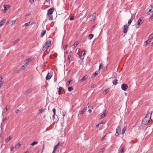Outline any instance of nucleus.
Wrapping results in <instances>:
<instances>
[{"mask_svg":"<svg viewBox=\"0 0 153 153\" xmlns=\"http://www.w3.org/2000/svg\"><path fill=\"white\" fill-rule=\"evenodd\" d=\"M31 60H32V59L31 58H29L27 59H26V62L27 63L28 62H30Z\"/></svg>","mask_w":153,"mask_h":153,"instance_id":"obj_35","label":"nucleus"},{"mask_svg":"<svg viewBox=\"0 0 153 153\" xmlns=\"http://www.w3.org/2000/svg\"><path fill=\"white\" fill-rule=\"evenodd\" d=\"M19 41V39H17L16 40H15L13 42V45H14L15 44L17 43V42H18Z\"/></svg>","mask_w":153,"mask_h":153,"instance_id":"obj_38","label":"nucleus"},{"mask_svg":"<svg viewBox=\"0 0 153 153\" xmlns=\"http://www.w3.org/2000/svg\"><path fill=\"white\" fill-rule=\"evenodd\" d=\"M21 67L22 70H24L26 68L25 66H24V65H22Z\"/></svg>","mask_w":153,"mask_h":153,"instance_id":"obj_48","label":"nucleus"},{"mask_svg":"<svg viewBox=\"0 0 153 153\" xmlns=\"http://www.w3.org/2000/svg\"><path fill=\"white\" fill-rule=\"evenodd\" d=\"M134 16L133 15H132L131 16L130 20H129L128 22V25H130L131 24L132 21L133 20V19H134Z\"/></svg>","mask_w":153,"mask_h":153,"instance_id":"obj_12","label":"nucleus"},{"mask_svg":"<svg viewBox=\"0 0 153 153\" xmlns=\"http://www.w3.org/2000/svg\"><path fill=\"white\" fill-rule=\"evenodd\" d=\"M21 145V144L19 143H18L17 144H16L15 146V147L16 148H19Z\"/></svg>","mask_w":153,"mask_h":153,"instance_id":"obj_33","label":"nucleus"},{"mask_svg":"<svg viewBox=\"0 0 153 153\" xmlns=\"http://www.w3.org/2000/svg\"><path fill=\"white\" fill-rule=\"evenodd\" d=\"M38 143V142L36 141H34L31 144L32 146H34L35 144H37Z\"/></svg>","mask_w":153,"mask_h":153,"instance_id":"obj_39","label":"nucleus"},{"mask_svg":"<svg viewBox=\"0 0 153 153\" xmlns=\"http://www.w3.org/2000/svg\"><path fill=\"white\" fill-rule=\"evenodd\" d=\"M109 91L108 89H106L104 91V92H105V94H106Z\"/></svg>","mask_w":153,"mask_h":153,"instance_id":"obj_49","label":"nucleus"},{"mask_svg":"<svg viewBox=\"0 0 153 153\" xmlns=\"http://www.w3.org/2000/svg\"><path fill=\"white\" fill-rule=\"evenodd\" d=\"M13 149V146H11L10 148V150L11 151H12Z\"/></svg>","mask_w":153,"mask_h":153,"instance_id":"obj_59","label":"nucleus"},{"mask_svg":"<svg viewBox=\"0 0 153 153\" xmlns=\"http://www.w3.org/2000/svg\"><path fill=\"white\" fill-rule=\"evenodd\" d=\"M72 80V79H71V78L70 79L66 82V85L67 86L69 85Z\"/></svg>","mask_w":153,"mask_h":153,"instance_id":"obj_26","label":"nucleus"},{"mask_svg":"<svg viewBox=\"0 0 153 153\" xmlns=\"http://www.w3.org/2000/svg\"><path fill=\"white\" fill-rule=\"evenodd\" d=\"M54 8H51L49 9L47 12V15L48 16H50V15L54 11Z\"/></svg>","mask_w":153,"mask_h":153,"instance_id":"obj_6","label":"nucleus"},{"mask_svg":"<svg viewBox=\"0 0 153 153\" xmlns=\"http://www.w3.org/2000/svg\"><path fill=\"white\" fill-rule=\"evenodd\" d=\"M71 56L69 55H68V60H70V59L71 58Z\"/></svg>","mask_w":153,"mask_h":153,"instance_id":"obj_54","label":"nucleus"},{"mask_svg":"<svg viewBox=\"0 0 153 153\" xmlns=\"http://www.w3.org/2000/svg\"><path fill=\"white\" fill-rule=\"evenodd\" d=\"M147 10H148V12L147 13V15H150L151 13L153 12V6L151 5L148 7Z\"/></svg>","mask_w":153,"mask_h":153,"instance_id":"obj_3","label":"nucleus"},{"mask_svg":"<svg viewBox=\"0 0 153 153\" xmlns=\"http://www.w3.org/2000/svg\"><path fill=\"white\" fill-rule=\"evenodd\" d=\"M149 39L150 40L153 38V34L152 33L150 35L149 37Z\"/></svg>","mask_w":153,"mask_h":153,"instance_id":"obj_29","label":"nucleus"},{"mask_svg":"<svg viewBox=\"0 0 153 153\" xmlns=\"http://www.w3.org/2000/svg\"><path fill=\"white\" fill-rule=\"evenodd\" d=\"M67 47V45H65V48H64V49L65 50L66 49Z\"/></svg>","mask_w":153,"mask_h":153,"instance_id":"obj_60","label":"nucleus"},{"mask_svg":"<svg viewBox=\"0 0 153 153\" xmlns=\"http://www.w3.org/2000/svg\"><path fill=\"white\" fill-rule=\"evenodd\" d=\"M105 136L104 137H103L102 138V139H101V140H104V139H105Z\"/></svg>","mask_w":153,"mask_h":153,"instance_id":"obj_61","label":"nucleus"},{"mask_svg":"<svg viewBox=\"0 0 153 153\" xmlns=\"http://www.w3.org/2000/svg\"><path fill=\"white\" fill-rule=\"evenodd\" d=\"M152 113V111L149 112V114H150L149 118H147L146 117H144L142 121V124L143 125H145L149 122L151 117Z\"/></svg>","mask_w":153,"mask_h":153,"instance_id":"obj_1","label":"nucleus"},{"mask_svg":"<svg viewBox=\"0 0 153 153\" xmlns=\"http://www.w3.org/2000/svg\"><path fill=\"white\" fill-rule=\"evenodd\" d=\"M117 79H115L112 82L114 85H116L117 84Z\"/></svg>","mask_w":153,"mask_h":153,"instance_id":"obj_27","label":"nucleus"},{"mask_svg":"<svg viewBox=\"0 0 153 153\" xmlns=\"http://www.w3.org/2000/svg\"><path fill=\"white\" fill-rule=\"evenodd\" d=\"M10 21H7V23H6V24H8L9 23H10Z\"/></svg>","mask_w":153,"mask_h":153,"instance_id":"obj_63","label":"nucleus"},{"mask_svg":"<svg viewBox=\"0 0 153 153\" xmlns=\"http://www.w3.org/2000/svg\"><path fill=\"white\" fill-rule=\"evenodd\" d=\"M52 75L50 74V73H48L46 76V79L47 80H49V79H50L52 77Z\"/></svg>","mask_w":153,"mask_h":153,"instance_id":"obj_10","label":"nucleus"},{"mask_svg":"<svg viewBox=\"0 0 153 153\" xmlns=\"http://www.w3.org/2000/svg\"><path fill=\"white\" fill-rule=\"evenodd\" d=\"M3 7L4 9V10H8L10 7L9 5H4L3 6Z\"/></svg>","mask_w":153,"mask_h":153,"instance_id":"obj_11","label":"nucleus"},{"mask_svg":"<svg viewBox=\"0 0 153 153\" xmlns=\"http://www.w3.org/2000/svg\"><path fill=\"white\" fill-rule=\"evenodd\" d=\"M147 118H149L150 117V114H149V112L148 113L145 117H146Z\"/></svg>","mask_w":153,"mask_h":153,"instance_id":"obj_46","label":"nucleus"},{"mask_svg":"<svg viewBox=\"0 0 153 153\" xmlns=\"http://www.w3.org/2000/svg\"><path fill=\"white\" fill-rule=\"evenodd\" d=\"M121 131V129L119 126H118L116 129V133L117 134V135L116 134H115V135L117 136L119 134V133H120Z\"/></svg>","mask_w":153,"mask_h":153,"instance_id":"obj_8","label":"nucleus"},{"mask_svg":"<svg viewBox=\"0 0 153 153\" xmlns=\"http://www.w3.org/2000/svg\"><path fill=\"white\" fill-rule=\"evenodd\" d=\"M125 149L124 146H123L121 148L119 152L118 153H124V149Z\"/></svg>","mask_w":153,"mask_h":153,"instance_id":"obj_14","label":"nucleus"},{"mask_svg":"<svg viewBox=\"0 0 153 153\" xmlns=\"http://www.w3.org/2000/svg\"><path fill=\"white\" fill-rule=\"evenodd\" d=\"M153 19V14L150 16V19H149V21H151Z\"/></svg>","mask_w":153,"mask_h":153,"instance_id":"obj_45","label":"nucleus"},{"mask_svg":"<svg viewBox=\"0 0 153 153\" xmlns=\"http://www.w3.org/2000/svg\"><path fill=\"white\" fill-rule=\"evenodd\" d=\"M103 67V65L102 63H101L99 66V69L100 70V69L102 68Z\"/></svg>","mask_w":153,"mask_h":153,"instance_id":"obj_41","label":"nucleus"},{"mask_svg":"<svg viewBox=\"0 0 153 153\" xmlns=\"http://www.w3.org/2000/svg\"><path fill=\"white\" fill-rule=\"evenodd\" d=\"M3 83V82L1 81V80L0 81V88L1 87V85Z\"/></svg>","mask_w":153,"mask_h":153,"instance_id":"obj_52","label":"nucleus"},{"mask_svg":"<svg viewBox=\"0 0 153 153\" xmlns=\"http://www.w3.org/2000/svg\"><path fill=\"white\" fill-rule=\"evenodd\" d=\"M11 139V138L10 136H9V137H7L6 139L5 140V142L6 143H7L8 142V141L10 140Z\"/></svg>","mask_w":153,"mask_h":153,"instance_id":"obj_20","label":"nucleus"},{"mask_svg":"<svg viewBox=\"0 0 153 153\" xmlns=\"http://www.w3.org/2000/svg\"><path fill=\"white\" fill-rule=\"evenodd\" d=\"M5 22V19L2 20L1 22H0V27L3 25Z\"/></svg>","mask_w":153,"mask_h":153,"instance_id":"obj_21","label":"nucleus"},{"mask_svg":"<svg viewBox=\"0 0 153 153\" xmlns=\"http://www.w3.org/2000/svg\"><path fill=\"white\" fill-rule=\"evenodd\" d=\"M88 111L90 113H91V109H89L88 110Z\"/></svg>","mask_w":153,"mask_h":153,"instance_id":"obj_64","label":"nucleus"},{"mask_svg":"<svg viewBox=\"0 0 153 153\" xmlns=\"http://www.w3.org/2000/svg\"><path fill=\"white\" fill-rule=\"evenodd\" d=\"M87 109V107H85L83 108L82 110L80 112V114H83L85 112V111H86Z\"/></svg>","mask_w":153,"mask_h":153,"instance_id":"obj_16","label":"nucleus"},{"mask_svg":"<svg viewBox=\"0 0 153 153\" xmlns=\"http://www.w3.org/2000/svg\"><path fill=\"white\" fill-rule=\"evenodd\" d=\"M126 127H124L123 128L122 134H123L125 133V131L126 130Z\"/></svg>","mask_w":153,"mask_h":153,"instance_id":"obj_36","label":"nucleus"},{"mask_svg":"<svg viewBox=\"0 0 153 153\" xmlns=\"http://www.w3.org/2000/svg\"><path fill=\"white\" fill-rule=\"evenodd\" d=\"M45 109H43L42 108H41L39 110V113H42L44 111Z\"/></svg>","mask_w":153,"mask_h":153,"instance_id":"obj_42","label":"nucleus"},{"mask_svg":"<svg viewBox=\"0 0 153 153\" xmlns=\"http://www.w3.org/2000/svg\"><path fill=\"white\" fill-rule=\"evenodd\" d=\"M73 88L72 87H69L68 88V90L69 91H72L73 90Z\"/></svg>","mask_w":153,"mask_h":153,"instance_id":"obj_30","label":"nucleus"},{"mask_svg":"<svg viewBox=\"0 0 153 153\" xmlns=\"http://www.w3.org/2000/svg\"><path fill=\"white\" fill-rule=\"evenodd\" d=\"M78 44H79V42L78 41H77L76 42H75L73 45L74 46V48L76 46H77V45H78Z\"/></svg>","mask_w":153,"mask_h":153,"instance_id":"obj_32","label":"nucleus"},{"mask_svg":"<svg viewBox=\"0 0 153 153\" xmlns=\"http://www.w3.org/2000/svg\"><path fill=\"white\" fill-rule=\"evenodd\" d=\"M30 25H31L30 22H27V23H25V26H28Z\"/></svg>","mask_w":153,"mask_h":153,"instance_id":"obj_31","label":"nucleus"},{"mask_svg":"<svg viewBox=\"0 0 153 153\" xmlns=\"http://www.w3.org/2000/svg\"><path fill=\"white\" fill-rule=\"evenodd\" d=\"M62 115H63V117L65 116V114H66V112L65 111H62Z\"/></svg>","mask_w":153,"mask_h":153,"instance_id":"obj_40","label":"nucleus"},{"mask_svg":"<svg viewBox=\"0 0 153 153\" xmlns=\"http://www.w3.org/2000/svg\"><path fill=\"white\" fill-rule=\"evenodd\" d=\"M96 18V13H93L89 16V19L91 21H94Z\"/></svg>","mask_w":153,"mask_h":153,"instance_id":"obj_4","label":"nucleus"},{"mask_svg":"<svg viewBox=\"0 0 153 153\" xmlns=\"http://www.w3.org/2000/svg\"><path fill=\"white\" fill-rule=\"evenodd\" d=\"M62 87H59V90L58 91V93L59 94H60L61 93V90L63 89Z\"/></svg>","mask_w":153,"mask_h":153,"instance_id":"obj_24","label":"nucleus"},{"mask_svg":"<svg viewBox=\"0 0 153 153\" xmlns=\"http://www.w3.org/2000/svg\"><path fill=\"white\" fill-rule=\"evenodd\" d=\"M121 87L123 90L125 91L128 88V87L126 84L123 83Z\"/></svg>","mask_w":153,"mask_h":153,"instance_id":"obj_5","label":"nucleus"},{"mask_svg":"<svg viewBox=\"0 0 153 153\" xmlns=\"http://www.w3.org/2000/svg\"><path fill=\"white\" fill-rule=\"evenodd\" d=\"M82 52L81 53H79L78 57L79 58H81V57L82 56Z\"/></svg>","mask_w":153,"mask_h":153,"instance_id":"obj_47","label":"nucleus"},{"mask_svg":"<svg viewBox=\"0 0 153 153\" xmlns=\"http://www.w3.org/2000/svg\"><path fill=\"white\" fill-rule=\"evenodd\" d=\"M19 111V110L18 109H16L15 111V112L16 113H18Z\"/></svg>","mask_w":153,"mask_h":153,"instance_id":"obj_57","label":"nucleus"},{"mask_svg":"<svg viewBox=\"0 0 153 153\" xmlns=\"http://www.w3.org/2000/svg\"><path fill=\"white\" fill-rule=\"evenodd\" d=\"M7 107L8 108V109L10 108V107L9 106H7L5 108H4V110L3 111V113H5L7 112L8 110Z\"/></svg>","mask_w":153,"mask_h":153,"instance_id":"obj_19","label":"nucleus"},{"mask_svg":"<svg viewBox=\"0 0 153 153\" xmlns=\"http://www.w3.org/2000/svg\"><path fill=\"white\" fill-rule=\"evenodd\" d=\"M31 14V13H30V12H29L28 13H27V14H26V16H29Z\"/></svg>","mask_w":153,"mask_h":153,"instance_id":"obj_51","label":"nucleus"},{"mask_svg":"<svg viewBox=\"0 0 153 153\" xmlns=\"http://www.w3.org/2000/svg\"><path fill=\"white\" fill-rule=\"evenodd\" d=\"M29 1L31 3H32L34 2V0H29Z\"/></svg>","mask_w":153,"mask_h":153,"instance_id":"obj_56","label":"nucleus"},{"mask_svg":"<svg viewBox=\"0 0 153 153\" xmlns=\"http://www.w3.org/2000/svg\"><path fill=\"white\" fill-rule=\"evenodd\" d=\"M106 115V114H105V113H104L103 114H102L101 115V118H102L104 117Z\"/></svg>","mask_w":153,"mask_h":153,"instance_id":"obj_37","label":"nucleus"},{"mask_svg":"<svg viewBox=\"0 0 153 153\" xmlns=\"http://www.w3.org/2000/svg\"><path fill=\"white\" fill-rule=\"evenodd\" d=\"M88 77V76L87 75H85L80 80V81L81 82H82V81L85 80L86 79H87Z\"/></svg>","mask_w":153,"mask_h":153,"instance_id":"obj_13","label":"nucleus"},{"mask_svg":"<svg viewBox=\"0 0 153 153\" xmlns=\"http://www.w3.org/2000/svg\"><path fill=\"white\" fill-rule=\"evenodd\" d=\"M142 23H143V22L142 21L141 19L140 18L137 21V23L138 25H140Z\"/></svg>","mask_w":153,"mask_h":153,"instance_id":"obj_18","label":"nucleus"},{"mask_svg":"<svg viewBox=\"0 0 153 153\" xmlns=\"http://www.w3.org/2000/svg\"><path fill=\"white\" fill-rule=\"evenodd\" d=\"M97 74L98 73L97 72V71L95 72L94 73L92 74L91 77L93 78L95 77V76L97 75Z\"/></svg>","mask_w":153,"mask_h":153,"instance_id":"obj_22","label":"nucleus"},{"mask_svg":"<svg viewBox=\"0 0 153 153\" xmlns=\"http://www.w3.org/2000/svg\"><path fill=\"white\" fill-rule=\"evenodd\" d=\"M94 36V35L93 34H90L88 35V38L89 39H91Z\"/></svg>","mask_w":153,"mask_h":153,"instance_id":"obj_25","label":"nucleus"},{"mask_svg":"<svg viewBox=\"0 0 153 153\" xmlns=\"http://www.w3.org/2000/svg\"><path fill=\"white\" fill-rule=\"evenodd\" d=\"M46 33V31L45 30H42L41 33V37H42Z\"/></svg>","mask_w":153,"mask_h":153,"instance_id":"obj_15","label":"nucleus"},{"mask_svg":"<svg viewBox=\"0 0 153 153\" xmlns=\"http://www.w3.org/2000/svg\"><path fill=\"white\" fill-rule=\"evenodd\" d=\"M128 25H124L123 26V33H126L127 32V30H128Z\"/></svg>","mask_w":153,"mask_h":153,"instance_id":"obj_7","label":"nucleus"},{"mask_svg":"<svg viewBox=\"0 0 153 153\" xmlns=\"http://www.w3.org/2000/svg\"><path fill=\"white\" fill-rule=\"evenodd\" d=\"M74 19V17H72L70 18V20H72Z\"/></svg>","mask_w":153,"mask_h":153,"instance_id":"obj_58","label":"nucleus"},{"mask_svg":"<svg viewBox=\"0 0 153 153\" xmlns=\"http://www.w3.org/2000/svg\"><path fill=\"white\" fill-rule=\"evenodd\" d=\"M96 85L95 84H93V85H92L91 86V88H94V87H95L96 86Z\"/></svg>","mask_w":153,"mask_h":153,"instance_id":"obj_53","label":"nucleus"},{"mask_svg":"<svg viewBox=\"0 0 153 153\" xmlns=\"http://www.w3.org/2000/svg\"><path fill=\"white\" fill-rule=\"evenodd\" d=\"M49 16V19L50 20H52L53 19V16H52L50 15Z\"/></svg>","mask_w":153,"mask_h":153,"instance_id":"obj_43","label":"nucleus"},{"mask_svg":"<svg viewBox=\"0 0 153 153\" xmlns=\"http://www.w3.org/2000/svg\"><path fill=\"white\" fill-rule=\"evenodd\" d=\"M60 144V142H59L54 147L52 153H55L56 150L58 149L59 146Z\"/></svg>","mask_w":153,"mask_h":153,"instance_id":"obj_9","label":"nucleus"},{"mask_svg":"<svg viewBox=\"0 0 153 153\" xmlns=\"http://www.w3.org/2000/svg\"><path fill=\"white\" fill-rule=\"evenodd\" d=\"M51 44V41H48L46 42L44 44V45L43 48L42 50L43 51H46L48 49V47Z\"/></svg>","mask_w":153,"mask_h":153,"instance_id":"obj_2","label":"nucleus"},{"mask_svg":"<svg viewBox=\"0 0 153 153\" xmlns=\"http://www.w3.org/2000/svg\"><path fill=\"white\" fill-rule=\"evenodd\" d=\"M27 63L26 62V63H25L24 64V65H24V66H25V67H26V66H27Z\"/></svg>","mask_w":153,"mask_h":153,"instance_id":"obj_62","label":"nucleus"},{"mask_svg":"<svg viewBox=\"0 0 153 153\" xmlns=\"http://www.w3.org/2000/svg\"><path fill=\"white\" fill-rule=\"evenodd\" d=\"M100 124L99 123L98 124H97L96 126V128H98L99 127V125H100Z\"/></svg>","mask_w":153,"mask_h":153,"instance_id":"obj_55","label":"nucleus"},{"mask_svg":"<svg viewBox=\"0 0 153 153\" xmlns=\"http://www.w3.org/2000/svg\"><path fill=\"white\" fill-rule=\"evenodd\" d=\"M105 148H103V149H100L99 152V153H102L103 151L105 150Z\"/></svg>","mask_w":153,"mask_h":153,"instance_id":"obj_28","label":"nucleus"},{"mask_svg":"<svg viewBox=\"0 0 153 153\" xmlns=\"http://www.w3.org/2000/svg\"><path fill=\"white\" fill-rule=\"evenodd\" d=\"M32 91V90L31 89H29L28 90H27V91H25V93L24 94L25 95H26L29 93H30Z\"/></svg>","mask_w":153,"mask_h":153,"instance_id":"obj_17","label":"nucleus"},{"mask_svg":"<svg viewBox=\"0 0 153 153\" xmlns=\"http://www.w3.org/2000/svg\"><path fill=\"white\" fill-rule=\"evenodd\" d=\"M16 21V20H13L11 21V22H12V25L14 24L15 22Z\"/></svg>","mask_w":153,"mask_h":153,"instance_id":"obj_50","label":"nucleus"},{"mask_svg":"<svg viewBox=\"0 0 153 153\" xmlns=\"http://www.w3.org/2000/svg\"><path fill=\"white\" fill-rule=\"evenodd\" d=\"M150 42L151 41L149 39L147 41H145L144 44L145 45H147V44H149Z\"/></svg>","mask_w":153,"mask_h":153,"instance_id":"obj_23","label":"nucleus"},{"mask_svg":"<svg viewBox=\"0 0 153 153\" xmlns=\"http://www.w3.org/2000/svg\"><path fill=\"white\" fill-rule=\"evenodd\" d=\"M9 119V117H5V118L2 120V122H4L6 120H8Z\"/></svg>","mask_w":153,"mask_h":153,"instance_id":"obj_34","label":"nucleus"},{"mask_svg":"<svg viewBox=\"0 0 153 153\" xmlns=\"http://www.w3.org/2000/svg\"><path fill=\"white\" fill-rule=\"evenodd\" d=\"M52 111L53 112V114H54V115H55L56 113V109L55 108H53L52 109Z\"/></svg>","mask_w":153,"mask_h":153,"instance_id":"obj_44","label":"nucleus"}]
</instances>
